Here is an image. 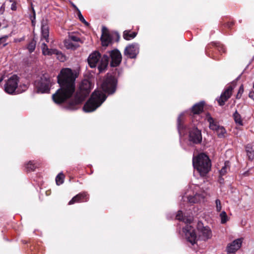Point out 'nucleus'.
<instances>
[{
    "label": "nucleus",
    "instance_id": "f257e3e1",
    "mask_svg": "<svg viewBox=\"0 0 254 254\" xmlns=\"http://www.w3.org/2000/svg\"><path fill=\"white\" fill-rule=\"evenodd\" d=\"M76 77V73L70 68H65L61 70L58 76L61 88L53 95V99L55 103H61L72 95L75 90V80Z\"/></svg>",
    "mask_w": 254,
    "mask_h": 254
},
{
    "label": "nucleus",
    "instance_id": "f03ea898",
    "mask_svg": "<svg viewBox=\"0 0 254 254\" xmlns=\"http://www.w3.org/2000/svg\"><path fill=\"white\" fill-rule=\"evenodd\" d=\"M177 129L180 134L188 132L189 141L193 144H198L202 142V134L200 130L194 126H187L185 124L184 116L180 115L177 121Z\"/></svg>",
    "mask_w": 254,
    "mask_h": 254
},
{
    "label": "nucleus",
    "instance_id": "7ed1b4c3",
    "mask_svg": "<svg viewBox=\"0 0 254 254\" xmlns=\"http://www.w3.org/2000/svg\"><path fill=\"white\" fill-rule=\"evenodd\" d=\"M194 168L202 176H205L211 170V162L208 155L204 153H200L192 158Z\"/></svg>",
    "mask_w": 254,
    "mask_h": 254
},
{
    "label": "nucleus",
    "instance_id": "20e7f679",
    "mask_svg": "<svg viewBox=\"0 0 254 254\" xmlns=\"http://www.w3.org/2000/svg\"><path fill=\"white\" fill-rule=\"evenodd\" d=\"M106 96L104 93L99 90H95L91 98L86 103L83 107V110L86 112L95 111L106 100Z\"/></svg>",
    "mask_w": 254,
    "mask_h": 254
},
{
    "label": "nucleus",
    "instance_id": "39448f33",
    "mask_svg": "<svg viewBox=\"0 0 254 254\" xmlns=\"http://www.w3.org/2000/svg\"><path fill=\"white\" fill-rule=\"evenodd\" d=\"M88 62L91 67L93 68L98 65L99 71L102 72L108 65L109 58L106 55L101 58L99 52H94L89 55Z\"/></svg>",
    "mask_w": 254,
    "mask_h": 254
},
{
    "label": "nucleus",
    "instance_id": "423d86ee",
    "mask_svg": "<svg viewBox=\"0 0 254 254\" xmlns=\"http://www.w3.org/2000/svg\"><path fill=\"white\" fill-rule=\"evenodd\" d=\"M217 50L220 53H225L226 50L224 46L220 42H212L206 46L205 50L206 55L215 60H218V57L215 54V51Z\"/></svg>",
    "mask_w": 254,
    "mask_h": 254
},
{
    "label": "nucleus",
    "instance_id": "0eeeda50",
    "mask_svg": "<svg viewBox=\"0 0 254 254\" xmlns=\"http://www.w3.org/2000/svg\"><path fill=\"white\" fill-rule=\"evenodd\" d=\"M117 83V80L115 77L107 75L101 84V88L104 92L113 94L116 90Z\"/></svg>",
    "mask_w": 254,
    "mask_h": 254
},
{
    "label": "nucleus",
    "instance_id": "6e6552de",
    "mask_svg": "<svg viewBox=\"0 0 254 254\" xmlns=\"http://www.w3.org/2000/svg\"><path fill=\"white\" fill-rule=\"evenodd\" d=\"M51 82L50 78L45 75L35 82V86L38 93H48L50 91Z\"/></svg>",
    "mask_w": 254,
    "mask_h": 254
},
{
    "label": "nucleus",
    "instance_id": "1a4fd4ad",
    "mask_svg": "<svg viewBox=\"0 0 254 254\" xmlns=\"http://www.w3.org/2000/svg\"><path fill=\"white\" fill-rule=\"evenodd\" d=\"M19 79V77L16 75L9 77L4 85L5 92L9 94H18L17 91Z\"/></svg>",
    "mask_w": 254,
    "mask_h": 254
},
{
    "label": "nucleus",
    "instance_id": "9d476101",
    "mask_svg": "<svg viewBox=\"0 0 254 254\" xmlns=\"http://www.w3.org/2000/svg\"><path fill=\"white\" fill-rule=\"evenodd\" d=\"M41 48L42 53L44 55H52L55 54L57 56V58L61 62H64L66 60L65 57L61 53L56 49H50L48 48L45 42L42 43Z\"/></svg>",
    "mask_w": 254,
    "mask_h": 254
},
{
    "label": "nucleus",
    "instance_id": "9b49d317",
    "mask_svg": "<svg viewBox=\"0 0 254 254\" xmlns=\"http://www.w3.org/2000/svg\"><path fill=\"white\" fill-rule=\"evenodd\" d=\"M233 89L234 87L229 85L221 93L220 96L216 99L219 106H223L225 105L226 102L231 97Z\"/></svg>",
    "mask_w": 254,
    "mask_h": 254
},
{
    "label": "nucleus",
    "instance_id": "f8f14e48",
    "mask_svg": "<svg viewBox=\"0 0 254 254\" xmlns=\"http://www.w3.org/2000/svg\"><path fill=\"white\" fill-rule=\"evenodd\" d=\"M139 46L137 43H132L126 47L125 50V54L129 58H135L139 53Z\"/></svg>",
    "mask_w": 254,
    "mask_h": 254
},
{
    "label": "nucleus",
    "instance_id": "ddd939ff",
    "mask_svg": "<svg viewBox=\"0 0 254 254\" xmlns=\"http://www.w3.org/2000/svg\"><path fill=\"white\" fill-rule=\"evenodd\" d=\"M111 58V65L113 67L117 66L122 61V55L119 51L114 50L110 52Z\"/></svg>",
    "mask_w": 254,
    "mask_h": 254
},
{
    "label": "nucleus",
    "instance_id": "4468645a",
    "mask_svg": "<svg viewBox=\"0 0 254 254\" xmlns=\"http://www.w3.org/2000/svg\"><path fill=\"white\" fill-rule=\"evenodd\" d=\"M242 243V239L239 238L233 241L230 243L227 247V251L228 253H235L241 247Z\"/></svg>",
    "mask_w": 254,
    "mask_h": 254
},
{
    "label": "nucleus",
    "instance_id": "2eb2a0df",
    "mask_svg": "<svg viewBox=\"0 0 254 254\" xmlns=\"http://www.w3.org/2000/svg\"><path fill=\"white\" fill-rule=\"evenodd\" d=\"M41 42H42L44 40H45L46 42L48 43L49 42V29L48 25H47V23L45 22H43L41 24Z\"/></svg>",
    "mask_w": 254,
    "mask_h": 254
},
{
    "label": "nucleus",
    "instance_id": "dca6fc26",
    "mask_svg": "<svg viewBox=\"0 0 254 254\" xmlns=\"http://www.w3.org/2000/svg\"><path fill=\"white\" fill-rule=\"evenodd\" d=\"M88 199V194L86 192L80 193L74 196L68 202L69 205L73 204L76 202L87 201Z\"/></svg>",
    "mask_w": 254,
    "mask_h": 254
},
{
    "label": "nucleus",
    "instance_id": "f3484780",
    "mask_svg": "<svg viewBox=\"0 0 254 254\" xmlns=\"http://www.w3.org/2000/svg\"><path fill=\"white\" fill-rule=\"evenodd\" d=\"M202 224L198 223L197 229L201 232L202 236L204 240L210 239L212 236L211 231L208 227H203Z\"/></svg>",
    "mask_w": 254,
    "mask_h": 254
},
{
    "label": "nucleus",
    "instance_id": "a211bd4d",
    "mask_svg": "<svg viewBox=\"0 0 254 254\" xmlns=\"http://www.w3.org/2000/svg\"><path fill=\"white\" fill-rule=\"evenodd\" d=\"M102 44L103 46H107L112 41V37L108 33L105 27L102 28V35L101 38Z\"/></svg>",
    "mask_w": 254,
    "mask_h": 254
},
{
    "label": "nucleus",
    "instance_id": "6ab92c4d",
    "mask_svg": "<svg viewBox=\"0 0 254 254\" xmlns=\"http://www.w3.org/2000/svg\"><path fill=\"white\" fill-rule=\"evenodd\" d=\"M205 102L203 101L195 104L191 108L190 111L193 115H199L203 112Z\"/></svg>",
    "mask_w": 254,
    "mask_h": 254
},
{
    "label": "nucleus",
    "instance_id": "aec40b11",
    "mask_svg": "<svg viewBox=\"0 0 254 254\" xmlns=\"http://www.w3.org/2000/svg\"><path fill=\"white\" fill-rule=\"evenodd\" d=\"M186 239L191 244L194 245L196 243V235L195 231L190 228L185 233Z\"/></svg>",
    "mask_w": 254,
    "mask_h": 254
},
{
    "label": "nucleus",
    "instance_id": "412c9836",
    "mask_svg": "<svg viewBox=\"0 0 254 254\" xmlns=\"http://www.w3.org/2000/svg\"><path fill=\"white\" fill-rule=\"evenodd\" d=\"M206 119L209 123V128L211 130L215 131L219 126L218 122L211 116L210 113H207L206 114Z\"/></svg>",
    "mask_w": 254,
    "mask_h": 254
},
{
    "label": "nucleus",
    "instance_id": "4be33fe9",
    "mask_svg": "<svg viewBox=\"0 0 254 254\" xmlns=\"http://www.w3.org/2000/svg\"><path fill=\"white\" fill-rule=\"evenodd\" d=\"M84 100L83 97H78L77 95L75 97L74 101H71L67 106V109L69 110H76L77 109V106Z\"/></svg>",
    "mask_w": 254,
    "mask_h": 254
},
{
    "label": "nucleus",
    "instance_id": "5701e85b",
    "mask_svg": "<svg viewBox=\"0 0 254 254\" xmlns=\"http://www.w3.org/2000/svg\"><path fill=\"white\" fill-rule=\"evenodd\" d=\"M245 150L248 159L250 161H253L254 159V149L251 144H248L245 146Z\"/></svg>",
    "mask_w": 254,
    "mask_h": 254
},
{
    "label": "nucleus",
    "instance_id": "b1692460",
    "mask_svg": "<svg viewBox=\"0 0 254 254\" xmlns=\"http://www.w3.org/2000/svg\"><path fill=\"white\" fill-rule=\"evenodd\" d=\"M137 32L131 31L130 30H125L123 32V37L126 40H130L134 39L137 35Z\"/></svg>",
    "mask_w": 254,
    "mask_h": 254
},
{
    "label": "nucleus",
    "instance_id": "393cba45",
    "mask_svg": "<svg viewBox=\"0 0 254 254\" xmlns=\"http://www.w3.org/2000/svg\"><path fill=\"white\" fill-rule=\"evenodd\" d=\"M183 198L184 201H187L190 204L195 203L199 200L198 194H195L193 196L190 195L187 197L184 196Z\"/></svg>",
    "mask_w": 254,
    "mask_h": 254
},
{
    "label": "nucleus",
    "instance_id": "a878e982",
    "mask_svg": "<svg viewBox=\"0 0 254 254\" xmlns=\"http://www.w3.org/2000/svg\"><path fill=\"white\" fill-rule=\"evenodd\" d=\"M64 45L67 49L71 50H75L79 46L78 43H74V42L67 40L64 41Z\"/></svg>",
    "mask_w": 254,
    "mask_h": 254
},
{
    "label": "nucleus",
    "instance_id": "bb28decb",
    "mask_svg": "<svg viewBox=\"0 0 254 254\" xmlns=\"http://www.w3.org/2000/svg\"><path fill=\"white\" fill-rule=\"evenodd\" d=\"M230 162L229 161H225L224 163V166L222 168V169L219 171L220 175L221 176L225 175L227 173L228 170L230 169Z\"/></svg>",
    "mask_w": 254,
    "mask_h": 254
},
{
    "label": "nucleus",
    "instance_id": "cd10ccee",
    "mask_svg": "<svg viewBox=\"0 0 254 254\" xmlns=\"http://www.w3.org/2000/svg\"><path fill=\"white\" fill-rule=\"evenodd\" d=\"M233 119L235 122L240 126L243 125V121L241 118V115L238 112L237 110H236L233 115Z\"/></svg>",
    "mask_w": 254,
    "mask_h": 254
},
{
    "label": "nucleus",
    "instance_id": "c85d7f7f",
    "mask_svg": "<svg viewBox=\"0 0 254 254\" xmlns=\"http://www.w3.org/2000/svg\"><path fill=\"white\" fill-rule=\"evenodd\" d=\"M67 40L74 42V43H78L79 44V43H82L80 38L73 33H69L68 38Z\"/></svg>",
    "mask_w": 254,
    "mask_h": 254
},
{
    "label": "nucleus",
    "instance_id": "c756f323",
    "mask_svg": "<svg viewBox=\"0 0 254 254\" xmlns=\"http://www.w3.org/2000/svg\"><path fill=\"white\" fill-rule=\"evenodd\" d=\"M217 132V134L219 138L224 137L225 134L226 133V130L225 128L222 126H219L215 130Z\"/></svg>",
    "mask_w": 254,
    "mask_h": 254
},
{
    "label": "nucleus",
    "instance_id": "7c9ffc66",
    "mask_svg": "<svg viewBox=\"0 0 254 254\" xmlns=\"http://www.w3.org/2000/svg\"><path fill=\"white\" fill-rule=\"evenodd\" d=\"M37 167V165L33 161H29L25 165L27 171H33Z\"/></svg>",
    "mask_w": 254,
    "mask_h": 254
},
{
    "label": "nucleus",
    "instance_id": "2f4dec72",
    "mask_svg": "<svg viewBox=\"0 0 254 254\" xmlns=\"http://www.w3.org/2000/svg\"><path fill=\"white\" fill-rule=\"evenodd\" d=\"M28 86V83H20L19 85H18L17 91V92L18 94L22 93L25 91L27 88Z\"/></svg>",
    "mask_w": 254,
    "mask_h": 254
},
{
    "label": "nucleus",
    "instance_id": "473e14b6",
    "mask_svg": "<svg viewBox=\"0 0 254 254\" xmlns=\"http://www.w3.org/2000/svg\"><path fill=\"white\" fill-rule=\"evenodd\" d=\"M36 42L34 40L31 41L27 46V49L30 53L33 52L36 47Z\"/></svg>",
    "mask_w": 254,
    "mask_h": 254
},
{
    "label": "nucleus",
    "instance_id": "72a5a7b5",
    "mask_svg": "<svg viewBox=\"0 0 254 254\" xmlns=\"http://www.w3.org/2000/svg\"><path fill=\"white\" fill-rule=\"evenodd\" d=\"M64 175L62 173H60L56 178V184L60 185L64 183Z\"/></svg>",
    "mask_w": 254,
    "mask_h": 254
},
{
    "label": "nucleus",
    "instance_id": "f704fd0d",
    "mask_svg": "<svg viewBox=\"0 0 254 254\" xmlns=\"http://www.w3.org/2000/svg\"><path fill=\"white\" fill-rule=\"evenodd\" d=\"M220 217L221 218V222L222 224H224L227 221L228 217H227L226 212H225L224 211H222L220 214Z\"/></svg>",
    "mask_w": 254,
    "mask_h": 254
},
{
    "label": "nucleus",
    "instance_id": "c9c22d12",
    "mask_svg": "<svg viewBox=\"0 0 254 254\" xmlns=\"http://www.w3.org/2000/svg\"><path fill=\"white\" fill-rule=\"evenodd\" d=\"M244 86L243 84H242L240 87H239L238 92L236 96V99H240L241 98L242 95L243 93L244 92Z\"/></svg>",
    "mask_w": 254,
    "mask_h": 254
},
{
    "label": "nucleus",
    "instance_id": "e433bc0d",
    "mask_svg": "<svg viewBox=\"0 0 254 254\" xmlns=\"http://www.w3.org/2000/svg\"><path fill=\"white\" fill-rule=\"evenodd\" d=\"M31 10L32 11L33 14L31 15L30 18L31 20L32 23L33 25H34L35 23V19H36V13L34 7L32 5H31Z\"/></svg>",
    "mask_w": 254,
    "mask_h": 254
},
{
    "label": "nucleus",
    "instance_id": "4c0bfd02",
    "mask_svg": "<svg viewBox=\"0 0 254 254\" xmlns=\"http://www.w3.org/2000/svg\"><path fill=\"white\" fill-rule=\"evenodd\" d=\"M216 210L218 212H220L221 210L222 206L221 201L219 199H217L215 200Z\"/></svg>",
    "mask_w": 254,
    "mask_h": 254
},
{
    "label": "nucleus",
    "instance_id": "58836bf2",
    "mask_svg": "<svg viewBox=\"0 0 254 254\" xmlns=\"http://www.w3.org/2000/svg\"><path fill=\"white\" fill-rule=\"evenodd\" d=\"M78 16L79 20L81 22L85 23L86 25H88V23L85 21L83 16L82 15L81 12L79 11H78Z\"/></svg>",
    "mask_w": 254,
    "mask_h": 254
},
{
    "label": "nucleus",
    "instance_id": "ea45409f",
    "mask_svg": "<svg viewBox=\"0 0 254 254\" xmlns=\"http://www.w3.org/2000/svg\"><path fill=\"white\" fill-rule=\"evenodd\" d=\"M176 218L178 220H182V219H183V212L181 210L178 211V212L176 215Z\"/></svg>",
    "mask_w": 254,
    "mask_h": 254
},
{
    "label": "nucleus",
    "instance_id": "a19ab883",
    "mask_svg": "<svg viewBox=\"0 0 254 254\" xmlns=\"http://www.w3.org/2000/svg\"><path fill=\"white\" fill-rule=\"evenodd\" d=\"M234 23L233 21L228 22L224 24V26L229 29H231L234 25Z\"/></svg>",
    "mask_w": 254,
    "mask_h": 254
},
{
    "label": "nucleus",
    "instance_id": "79ce46f5",
    "mask_svg": "<svg viewBox=\"0 0 254 254\" xmlns=\"http://www.w3.org/2000/svg\"><path fill=\"white\" fill-rule=\"evenodd\" d=\"M10 2H12L11 6V9L12 10H15L16 9V4L14 0H9Z\"/></svg>",
    "mask_w": 254,
    "mask_h": 254
},
{
    "label": "nucleus",
    "instance_id": "37998d69",
    "mask_svg": "<svg viewBox=\"0 0 254 254\" xmlns=\"http://www.w3.org/2000/svg\"><path fill=\"white\" fill-rule=\"evenodd\" d=\"M7 37L6 36L0 38V45L3 44V46H5L6 45V44L4 43L5 42L6 39Z\"/></svg>",
    "mask_w": 254,
    "mask_h": 254
},
{
    "label": "nucleus",
    "instance_id": "c03bdc74",
    "mask_svg": "<svg viewBox=\"0 0 254 254\" xmlns=\"http://www.w3.org/2000/svg\"><path fill=\"white\" fill-rule=\"evenodd\" d=\"M25 40V37L23 36L22 37L19 38H15L14 39V42L15 43H19Z\"/></svg>",
    "mask_w": 254,
    "mask_h": 254
},
{
    "label": "nucleus",
    "instance_id": "a18cd8bd",
    "mask_svg": "<svg viewBox=\"0 0 254 254\" xmlns=\"http://www.w3.org/2000/svg\"><path fill=\"white\" fill-rule=\"evenodd\" d=\"M249 97L254 101V91L253 90H252L249 92Z\"/></svg>",
    "mask_w": 254,
    "mask_h": 254
},
{
    "label": "nucleus",
    "instance_id": "49530a36",
    "mask_svg": "<svg viewBox=\"0 0 254 254\" xmlns=\"http://www.w3.org/2000/svg\"><path fill=\"white\" fill-rule=\"evenodd\" d=\"M4 9V4H3L0 9V11H1V13H2L3 12Z\"/></svg>",
    "mask_w": 254,
    "mask_h": 254
},
{
    "label": "nucleus",
    "instance_id": "de8ad7c7",
    "mask_svg": "<svg viewBox=\"0 0 254 254\" xmlns=\"http://www.w3.org/2000/svg\"><path fill=\"white\" fill-rule=\"evenodd\" d=\"M219 182L220 183H222L224 182V179L222 178V176H220L219 178Z\"/></svg>",
    "mask_w": 254,
    "mask_h": 254
},
{
    "label": "nucleus",
    "instance_id": "09e8293b",
    "mask_svg": "<svg viewBox=\"0 0 254 254\" xmlns=\"http://www.w3.org/2000/svg\"><path fill=\"white\" fill-rule=\"evenodd\" d=\"M3 80V77H0V83Z\"/></svg>",
    "mask_w": 254,
    "mask_h": 254
},
{
    "label": "nucleus",
    "instance_id": "8fccbe9b",
    "mask_svg": "<svg viewBox=\"0 0 254 254\" xmlns=\"http://www.w3.org/2000/svg\"><path fill=\"white\" fill-rule=\"evenodd\" d=\"M85 82L86 83H87L88 84H89V82H88V81H85Z\"/></svg>",
    "mask_w": 254,
    "mask_h": 254
},
{
    "label": "nucleus",
    "instance_id": "3c124183",
    "mask_svg": "<svg viewBox=\"0 0 254 254\" xmlns=\"http://www.w3.org/2000/svg\"><path fill=\"white\" fill-rule=\"evenodd\" d=\"M228 254H235V253H228Z\"/></svg>",
    "mask_w": 254,
    "mask_h": 254
},
{
    "label": "nucleus",
    "instance_id": "603ef678",
    "mask_svg": "<svg viewBox=\"0 0 254 254\" xmlns=\"http://www.w3.org/2000/svg\"><path fill=\"white\" fill-rule=\"evenodd\" d=\"M86 92H87L88 93L89 91L87 90Z\"/></svg>",
    "mask_w": 254,
    "mask_h": 254
}]
</instances>
